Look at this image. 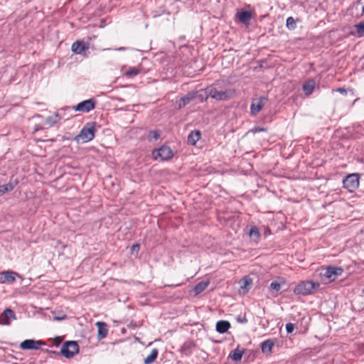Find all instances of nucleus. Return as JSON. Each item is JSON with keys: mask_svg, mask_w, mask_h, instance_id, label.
<instances>
[{"mask_svg": "<svg viewBox=\"0 0 364 364\" xmlns=\"http://www.w3.org/2000/svg\"><path fill=\"white\" fill-rule=\"evenodd\" d=\"M343 272V269L341 267H330L326 269L325 272L321 274L323 279L326 282H333L338 276L341 275Z\"/></svg>", "mask_w": 364, "mask_h": 364, "instance_id": "0eeeda50", "label": "nucleus"}, {"mask_svg": "<svg viewBox=\"0 0 364 364\" xmlns=\"http://www.w3.org/2000/svg\"><path fill=\"white\" fill-rule=\"evenodd\" d=\"M96 131L95 123H87L82 127L79 134L75 136V139L78 143H87L94 139Z\"/></svg>", "mask_w": 364, "mask_h": 364, "instance_id": "f03ea898", "label": "nucleus"}, {"mask_svg": "<svg viewBox=\"0 0 364 364\" xmlns=\"http://www.w3.org/2000/svg\"><path fill=\"white\" fill-rule=\"evenodd\" d=\"M246 234L250 236V230H246Z\"/></svg>", "mask_w": 364, "mask_h": 364, "instance_id": "79ce46f5", "label": "nucleus"}, {"mask_svg": "<svg viewBox=\"0 0 364 364\" xmlns=\"http://www.w3.org/2000/svg\"><path fill=\"white\" fill-rule=\"evenodd\" d=\"M62 118L63 115L60 112H56L53 115L48 117L45 120V123L49 127H52L61 120Z\"/></svg>", "mask_w": 364, "mask_h": 364, "instance_id": "2eb2a0df", "label": "nucleus"}, {"mask_svg": "<svg viewBox=\"0 0 364 364\" xmlns=\"http://www.w3.org/2000/svg\"><path fill=\"white\" fill-rule=\"evenodd\" d=\"M65 318V316H54V320H56V321H62L63 320L64 318Z\"/></svg>", "mask_w": 364, "mask_h": 364, "instance_id": "58836bf2", "label": "nucleus"}, {"mask_svg": "<svg viewBox=\"0 0 364 364\" xmlns=\"http://www.w3.org/2000/svg\"><path fill=\"white\" fill-rule=\"evenodd\" d=\"M200 132L198 130L192 131L188 136V142L191 145H196V144L200 139Z\"/></svg>", "mask_w": 364, "mask_h": 364, "instance_id": "412c9836", "label": "nucleus"}, {"mask_svg": "<svg viewBox=\"0 0 364 364\" xmlns=\"http://www.w3.org/2000/svg\"><path fill=\"white\" fill-rule=\"evenodd\" d=\"M43 344L41 341L27 339L21 343L20 348L23 350H38Z\"/></svg>", "mask_w": 364, "mask_h": 364, "instance_id": "9d476101", "label": "nucleus"}, {"mask_svg": "<svg viewBox=\"0 0 364 364\" xmlns=\"http://www.w3.org/2000/svg\"><path fill=\"white\" fill-rule=\"evenodd\" d=\"M258 66L262 68V62H257Z\"/></svg>", "mask_w": 364, "mask_h": 364, "instance_id": "a19ab883", "label": "nucleus"}, {"mask_svg": "<svg viewBox=\"0 0 364 364\" xmlns=\"http://www.w3.org/2000/svg\"><path fill=\"white\" fill-rule=\"evenodd\" d=\"M152 154L155 160L160 159L162 161L168 160L173 155L171 149L167 146H161L158 149L154 150Z\"/></svg>", "mask_w": 364, "mask_h": 364, "instance_id": "423d86ee", "label": "nucleus"}, {"mask_svg": "<svg viewBox=\"0 0 364 364\" xmlns=\"http://www.w3.org/2000/svg\"><path fill=\"white\" fill-rule=\"evenodd\" d=\"M318 282L312 281H303L299 283L294 289V293L297 295L306 296L314 294L315 290L319 287Z\"/></svg>", "mask_w": 364, "mask_h": 364, "instance_id": "7ed1b4c3", "label": "nucleus"}, {"mask_svg": "<svg viewBox=\"0 0 364 364\" xmlns=\"http://www.w3.org/2000/svg\"><path fill=\"white\" fill-rule=\"evenodd\" d=\"M194 98V95L191 93L187 94L186 96L181 98V102L179 104V107H185L186 105L190 103Z\"/></svg>", "mask_w": 364, "mask_h": 364, "instance_id": "bb28decb", "label": "nucleus"}, {"mask_svg": "<svg viewBox=\"0 0 364 364\" xmlns=\"http://www.w3.org/2000/svg\"><path fill=\"white\" fill-rule=\"evenodd\" d=\"M16 183H9L7 184L0 186V196H3L4 193L12 191Z\"/></svg>", "mask_w": 364, "mask_h": 364, "instance_id": "a878e982", "label": "nucleus"}, {"mask_svg": "<svg viewBox=\"0 0 364 364\" xmlns=\"http://www.w3.org/2000/svg\"><path fill=\"white\" fill-rule=\"evenodd\" d=\"M269 230H267L265 234H266V235H267V234H269Z\"/></svg>", "mask_w": 364, "mask_h": 364, "instance_id": "37998d69", "label": "nucleus"}, {"mask_svg": "<svg viewBox=\"0 0 364 364\" xmlns=\"http://www.w3.org/2000/svg\"><path fill=\"white\" fill-rule=\"evenodd\" d=\"M38 127H36L35 131L36 132V131H38Z\"/></svg>", "mask_w": 364, "mask_h": 364, "instance_id": "c03bdc74", "label": "nucleus"}, {"mask_svg": "<svg viewBox=\"0 0 364 364\" xmlns=\"http://www.w3.org/2000/svg\"><path fill=\"white\" fill-rule=\"evenodd\" d=\"M254 69H255V70H256L257 69V66H255V67L254 68Z\"/></svg>", "mask_w": 364, "mask_h": 364, "instance_id": "a18cd8bd", "label": "nucleus"}, {"mask_svg": "<svg viewBox=\"0 0 364 364\" xmlns=\"http://www.w3.org/2000/svg\"><path fill=\"white\" fill-rule=\"evenodd\" d=\"M354 31H351L350 34L358 38H362L364 36V20L354 25Z\"/></svg>", "mask_w": 364, "mask_h": 364, "instance_id": "f3484780", "label": "nucleus"}, {"mask_svg": "<svg viewBox=\"0 0 364 364\" xmlns=\"http://www.w3.org/2000/svg\"><path fill=\"white\" fill-rule=\"evenodd\" d=\"M244 353L245 349L240 348L239 346H237V348H235L229 354V358H231L232 360L237 362L242 359Z\"/></svg>", "mask_w": 364, "mask_h": 364, "instance_id": "6ab92c4d", "label": "nucleus"}, {"mask_svg": "<svg viewBox=\"0 0 364 364\" xmlns=\"http://www.w3.org/2000/svg\"><path fill=\"white\" fill-rule=\"evenodd\" d=\"M17 274L12 271H4L0 273V283H13L16 280Z\"/></svg>", "mask_w": 364, "mask_h": 364, "instance_id": "ddd939ff", "label": "nucleus"}, {"mask_svg": "<svg viewBox=\"0 0 364 364\" xmlns=\"http://www.w3.org/2000/svg\"><path fill=\"white\" fill-rule=\"evenodd\" d=\"M260 238V234L257 228L254 227L252 228V240L254 239V241L257 243Z\"/></svg>", "mask_w": 364, "mask_h": 364, "instance_id": "c85d7f7f", "label": "nucleus"}, {"mask_svg": "<svg viewBox=\"0 0 364 364\" xmlns=\"http://www.w3.org/2000/svg\"><path fill=\"white\" fill-rule=\"evenodd\" d=\"M260 131H267V129H264V128L258 129L257 127L252 129V132H253V133L258 132Z\"/></svg>", "mask_w": 364, "mask_h": 364, "instance_id": "e433bc0d", "label": "nucleus"}, {"mask_svg": "<svg viewBox=\"0 0 364 364\" xmlns=\"http://www.w3.org/2000/svg\"><path fill=\"white\" fill-rule=\"evenodd\" d=\"M140 73V70L136 68H129L124 75L127 77H134Z\"/></svg>", "mask_w": 364, "mask_h": 364, "instance_id": "c756f323", "label": "nucleus"}, {"mask_svg": "<svg viewBox=\"0 0 364 364\" xmlns=\"http://www.w3.org/2000/svg\"><path fill=\"white\" fill-rule=\"evenodd\" d=\"M281 289V285L277 282H272L270 284V289L272 291H275L276 292L279 291Z\"/></svg>", "mask_w": 364, "mask_h": 364, "instance_id": "7c9ffc66", "label": "nucleus"}, {"mask_svg": "<svg viewBox=\"0 0 364 364\" xmlns=\"http://www.w3.org/2000/svg\"><path fill=\"white\" fill-rule=\"evenodd\" d=\"M89 49V43L80 41L74 42L72 45L71 50L73 53L79 55L87 56L86 51Z\"/></svg>", "mask_w": 364, "mask_h": 364, "instance_id": "6e6552de", "label": "nucleus"}, {"mask_svg": "<svg viewBox=\"0 0 364 364\" xmlns=\"http://www.w3.org/2000/svg\"><path fill=\"white\" fill-rule=\"evenodd\" d=\"M195 348V344L192 341H187L183 343L181 347V351L183 354L186 355H189L191 354L193 348Z\"/></svg>", "mask_w": 364, "mask_h": 364, "instance_id": "4be33fe9", "label": "nucleus"}, {"mask_svg": "<svg viewBox=\"0 0 364 364\" xmlns=\"http://www.w3.org/2000/svg\"><path fill=\"white\" fill-rule=\"evenodd\" d=\"M360 176L358 173H351L343 180V187L349 192L355 191L359 186Z\"/></svg>", "mask_w": 364, "mask_h": 364, "instance_id": "39448f33", "label": "nucleus"}, {"mask_svg": "<svg viewBox=\"0 0 364 364\" xmlns=\"http://www.w3.org/2000/svg\"><path fill=\"white\" fill-rule=\"evenodd\" d=\"M11 319H16L14 312L11 309H6L0 316V324L9 325Z\"/></svg>", "mask_w": 364, "mask_h": 364, "instance_id": "9b49d317", "label": "nucleus"}, {"mask_svg": "<svg viewBox=\"0 0 364 364\" xmlns=\"http://www.w3.org/2000/svg\"><path fill=\"white\" fill-rule=\"evenodd\" d=\"M206 93L213 99L216 100H227L230 99L235 95V90L231 88L223 89L220 83L206 89Z\"/></svg>", "mask_w": 364, "mask_h": 364, "instance_id": "f257e3e1", "label": "nucleus"}, {"mask_svg": "<svg viewBox=\"0 0 364 364\" xmlns=\"http://www.w3.org/2000/svg\"><path fill=\"white\" fill-rule=\"evenodd\" d=\"M337 92L341 93V94H346V90L344 89V88H338L336 90Z\"/></svg>", "mask_w": 364, "mask_h": 364, "instance_id": "4c0bfd02", "label": "nucleus"}, {"mask_svg": "<svg viewBox=\"0 0 364 364\" xmlns=\"http://www.w3.org/2000/svg\"><path fill=\"white\" fill-rule=\"evenodd\" d=\"M158 355V350L156 348H154L150 355H149L144 360V364H151L152 363Z\"/></svg>", "mask_w": 364, "mask_h": 364, "instance_id": "5701e85b", "label": "nucleus"}, {"mask_svg": "<svg viewBox=\"0 0 364 364\" xmlns=\"http://www.w3.org/2000/svg\"><path fill=\"white\" fill-rule=\"evenodd\" d=\"M250 279L248 278V277H244V285L241 286V289H242L243 290H245V289H248V286L250 285ZM245 291H244L245 292Z\"/></svg>", "mask_w": 364, "mask_h": 364, "instance_id": "2f4dec72", "label": "nucleus"}, {"mask_svg": "<svg viewBox=\"0 0 364 364\" xmlns=\"http://www.w3.org/2000/svg\"><path fill=\"white\" fill-rule=\"evenodd\" d=\"M237 16L241 23H243L247 26L249 25L250 21V11L238 12L237 14Z\"/></svg>", "mask_w": 364, "mask_h": 364, "instance_id": "aec40b11", "label": "nucleus"}, {"mask_svg": "<svg viewBox=\"0 0 364 364\" xmlns=\"http://www.w3.org/2000/svg\"><path fill=\"white\" fill-rule=\"evenodd\" d=\"M209 1H210L211 0H208Z\"/></svg>", "mask_w": 364, "mask_h": 364, "instance_id": "de8ad7c7", "label": "nucleus"}, {"mask_svg": "<svg viewBox=\"0 0 364 364\" xmlns=\"http://www.w3.org/2000/svg\"><path fill=\"white\" fill-rule=\"evenodd\" d=\"M208 282H200L197 284L193 289L195 294L197 295L203 292L208 287Z\"/></svg>", "mask_w": 364, "mask_h": 364, "instance_id": "393cba45", "label": "nucleus"}, {"mask_svg": "<svg viewBox=\"0 0 364 364\" xmlns=\"http://www.w3.org/2000/svg\"><path fill=\"white\" fill-rule=\"evenodd\" d=\"M275 345V341L272 339H268L265 341H264L261 344V350L262 353L265 354L266 355H270L272 352V348Z\"/></svg>", "mask_w": 364, "mask_h": 364, "instance_id": "4468645a", "label": "nucleus"}, {"mask_svg": "<svg viewBox=\"0 0 364 364\" xmlns=\"http://www.w3.org/2000/svg\"><path fill=\"white\" fill-rule=\"evenodd\" d=\"M139 250V245L136 244V245H132V252H135V251L138 252Z\"/></svg>", "mask_w": 364, "mask_h": 364, "instance_id": "c9c22d12", "label": "nucleus"}, {"mask_svg": "<svg viewBox=\"0 0 364 364\" xmlns=\"http://www.w3.org/2000/svg\"><path fill=\"white\" fill-rule=\"evenodd\" d=\"M267 100V98L264 97H259L253 99L252 102V114L259 112L264 107Z\"/></svg>", "mask_w": 364, "mask_h": 364, "instance_id": "f8f14e48", "label": "nucleus"}, {"mask_svg": "<svg viewBox=\"0 0 364 364\" xmlns=\"http://www.w3.org/2000/svg\"><path fill=\"white\" fill-rule=\"evenodd\" d=\"M230 326V323L229 321L221 320L216 323L215 330L219 333H225L229 330Z\"/></svg>", "mask_w": 364, "mask_h": 364, "instance_id": "a211bd4d", "label": "nucleus"}, {"mask_svg": "<svg viewBox=\"0 0 364 364\" xmlns=\"http://www.w3.org/2000/svg\"><path fill=\"white\" fill-rule=\"evenodd\" d=\"M116 50H125V48L124 47H120L119 48H117Z\"/></svg>", "mask_w": 364, "mask_h": 364, "instance_id": "ea45409f", "label": "nucleus"}, {"mask_svg": "<svg viewBox=\"0 0 364 364\" xmlns=\"http://www.w3.org/2000/svg\"><path fill=\"white\" fill-rule=\"evenodd\" d=\"M296 25L295 21L293 17H289L287 19V26L294 28Z\"/></svg>", "mask_w": 364, "mask_h": 364, "instance_id": "473e14b6", "label": "nucleus"}, {"mask_svg": "<svg viewBox=\"0 0 364 364\" xmlns=\"http://www.w3.org/2000/svg\"><path fill=\"white\" fill-rule=\"evenodd\" d=\"M236 319L240 323H247L248 321L245 315H239L237 316Z\"/></svg>", "mask_w": 364, "mask_h": 364, "instance_id": "72a5a7b5", "label": "nucleus"}, {"mask_svg": "<svg viewBox=\"0 0 364 364\" xmlns=\"http://www.w3.org/2000/svg\"><path fill=\"white\" fill-rule=\"evenodd\" d=\"M97 326V338L98 339L105 338L108 333L107 325L104 322L98 321L96 323Z\"/></svg>", "mask_w": 364, "mask_h": 364, "instance_id": "dca6fc26", "label": "nucleus"}, {"mask_svg": "<svg viewBox=\"0 0 364 364\" xmlns=\"http://www.w3.org/2000/svg\"><path fill=\"white\" fill-rule=\"evenodd\" d=\"M315 87V82L314 80H309L303 85V90L306 95H309L312 93Z\"/></svg>", "mask_w": 364, "mask_h": 364, "instance_id": "b1692460", "label": "nucleus"}, {"mask_svg": "<svg viewBox=\"0 0 364 364\" xmlns=\"http://www.w3.org/2000/svg\"><path fill=\"white\" fill-rule=\"evenodd\" d=\"M13 364H18V363H13Z\"/></svg>", "mask_w": 364, "mask_h": 364, "instance_id": "49530a36", "label": "nucleus"}, {"mask_svg": "<svg viewBox=\"0 0 364 364\" xmlns=\"http://www.w3.org/2000/svg\"><path fill=\"white\" fill-rule=\"evenodd\" d=\"M160 137V132L159 130L150 131L148 134L147 139L149 141L157 140Z\"/></svg>", "mask_w": 364, "mask_h": 364, "instance_id": "cd10ccee", "label": "nucleus"}, {"mask_svg": "<svg viewBox=\"0 0 364 364\" xmlns=\"http://www.w3.org/2000/svg\"><path fill=\"white\" fill-rule=\"evenodd\" d=\"M294 329V325L291 323H289L286 325V331L288 333L293 332Z\"/></svg>", "mask_w": 364, "mask_h": 364, "instance_id": "f704fd0d", "label": "nucleus"}, {"mask_svg": "<svg viewBox=\"0 0 364 364\" xmlns=\"http://www.w3.org/2000/svg\"><path fill=\"white\" fill-rule=\"evenodd\" d=\"M95 101L90 99L78 103L75 107V111L88 112L95 108Z\"/></svg>", "mask_w": 364, "mask_h": 364, "instance_id": "1a4fd4ad", "label": "nucleus"}, {"mask_svg": "<svg viewBox=\"0 0 364 364\" xmlns=\"http://www.w3.org/2000/svg\"><path fill=\"white\" fill-rule=\"evenodd\" d=\"M79 352V346L75 341H67L62 346L60 353L66 358H73Z\"/></svg>", "mask_w": 364, "mask_h": 364, "instance_id": "20e7f679", "label": "nucleus"}]
</instances>
